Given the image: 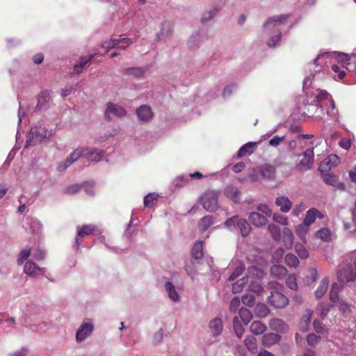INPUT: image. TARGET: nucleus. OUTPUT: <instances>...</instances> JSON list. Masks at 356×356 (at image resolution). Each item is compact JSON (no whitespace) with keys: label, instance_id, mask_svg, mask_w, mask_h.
I'll return each instance as SVG.
<instances>
[{"label":"nucleus","instance_id":"nucleus-1","mask_svg":"<svg viewBox=\"0 0 356 356\" xmlns=\"http://www.w3.org/2000/svg\"><path fill=\"white\" fill-rule=\"evenodd\" d=\"M104 151L98 152L97 149L89 150L88 147H79L76 149L69 156H67L63 163L58 166L59 171L65 170L66 168L73 164L81 156L85 157L87 160L94 162L99 161L103 157Z\"/></svg>","mask_w":356,"mask_h":356},{"label":"nucleus","instance_id":"nucleus-2","mask_svg":"<svg viewBox=\"0 0 356 356\" xmlns=\"http://www.w3.org/2000/svg\"><path fill=\"white\" fill-rule=\"evenodd\" d=\"M270 295L268 297V303L275 308L282 309L289 305L288 298L282 293L283 285L276 281L268 282Z\"/></svg>","mask_w":356,"mask_h":356},{"label":"nucleus","instance_id":"nucleus-3","mask_svg":"<svg viewBox=\"0 0 356 356\" xmlns=\"http://www.w3.org/2000/svg\"><path fill=\"white\" fill-rule=\"evenodd\" d=\"M289 17V15H280L278 16L269 17L264 24L265 31L275 29L276 34L272 36L267 44L270 47H274L279 43L281 39V31L278 29V26L284 23Z\"/></svg>","mask_w":356,"mask_h":356},{"label":"nucleus","instance_id":"nucleus-4","mask_svg":"<svg viewBox=\"0 0 356 356\" xmlns=\"http://www.w3.org/2000/svg\"><path fill=\"white\" fill-rule=\"evenodd\" d=\"M218 193L214 191H207L200 197V204L203 208L209 212H214L218 208Z\"/></svg>","mask_w":356,"mask_h":356},{"label":"nucleus","instance_id":"nucleus-5","mask_svg":"<svg viewBox=\"0 0 356 356\" xmlns=\"http://www.w3.org/2000/svg\"><path fill=\"white\" fill-rule=\"evenodd\" d=\"M98 232L97 227L94 225H85L77 227V234L75 237V245L79 249L81 244V239L90 235L96 234Z\"/></svg>","mask_w":356,"mask_h":356},{"label":"nucleus","instance_id":"nucleus-6","mask_svg":"<svg viewBox=\"0 0 356 356\" xmlns=\"http://www.w3.org/2000/svg\"><path fill=\"white\" fill-rule=\"evenodd\" d=\"M314 161V153L313 149H307L303 152V159L300 161L297 168L300 171H307L312 168Z\"/></svg>","mask_w":356,"mask_h":356},{"label":"nucleus","instance_id":"nucleus-7","mask_svg":"<svg viewBox=\"0 0 356 356\" xmlns=\"http://www.w3.org/2000/svg\"><path fill=\"white\" fill-rule=\"evenodd\" d=\"M31 137L26 141V145H35L47 138V131L43 127L32 128L30 132Z\"/></svg>","mask_w":356,"mask_h":356},{"label":"nucleus","instance_id":"nucleus-8","mask_svg":"<svg viewBox=\"0 0 356 356\" xmlns=\"http://www.w3.org/2000/svg\"><path fill=\"white\" fill-rule=\"evenodd\" d=\"M110 114H113L116 117L121 118L126 115L127 111L122 106L111 102H108L107 104V107L104 113V116L108 120H111Z\"/></svg>","mask_w":356,"mask_h":356},{"label":"nucleus","instance_id":"nucleus-9","mask_svg":"<svg viewBox=\"0 0 356 356\" xmlns=\"http://www.w3.org/2000/svg\"><path fill=\"white\" fill-rule=\"evenodd\" d=\"M337 277L340 282H353L356 278V272L351 268H341L338 273Z\"/></svg>","mask_w":356,"mask_h":356},{"label":"nucleus","instance_id":"nucleus-10","mask_svg":"<svg viewBox=\"0 0 356 356\" xmlns=\"http://www.w3.org/2000/svg\"><path fill=\"white\" fill-rule=\"evenodd\" d=\"M93 325L90 323H83L76 334L77 341H81L88 337L93 331Z\"/></svg>","mask_w":356,"mask_h":356},{"label":"nucleus","instance_id":"nucleus-11","mask_svg":"<svg viewBox=\"0 0 356 356\" xmlns=\"http://www.w3.org/2000/svg\"><path fill=\"white\" fill-rule=\"evenodd\" d=\"M275 204L282 213H288L293 205L292 202L285 195L278 196L275 200Z\"/></svg>","mask_w":356,"mask_h":356},{"label":"nucleus","instance_id":"nucleus-12","mask_svg":"<svg viewBox=\"0 0 356 356\" xmlns=\"http://www.w3.org/2000/svg\"><path fill=\"white\" fill-rule=\"evenodd\" d=\"M249 220L256 227H261L266 225L268 218L257 211L250 213Z\"/></svg>","mask_w":356,"mask_h":356},{"label":"nucleus","instance_id":"nucleus-13","mask_svg":"<svg viewBox=\"0 0 356 356\" xmlns=\"http://www.w3.org/2000/svg\"><path fill=\"white\" fill-rule=\"evenodd\" d=\"M138 119L143 122H148L153 117V112L151 108L147 105H142L136 110Z\"/></svg>","mask_w":356,"mask_h":356},{"label":"nucleus","instance_id":"nucleus-14","mask_svg":"<svg viewBox=\"0 0 356 356\" xmlns=\"http://www.w3.org/2000/svg\"><path fill=\"white\" fill-rule=\"evenodd\" d=\"M317 218L322 219L324 218V215L319 210L315 208H312L307 211L303 222L307 225L310 226L312 223L314 222Z\"/></svg>","mask_w":356,"mask_h":356},{"label":"nucleus","instance_id":"nucleus-15","mask_svg":"<svg viewBox=\"0 0 356 356\" xmlns=\"http://www.w3.org/2000/svg\"><path fill=\"white\" fill-rule=\"evenodd\" d=\"M24 271L27 275L37 276L43 273V268H40L35 263L28 261L24 265Z\"/></svg>","mask_w":356,"mask_h":356},{"label":"nucleus","instance_id":"nucleus-16","mask_svg":"<svg viewBox=\"0 0 356 356\" xmlns=\"http://www.w3.org/2000/svg\"><path fill=\"white\" fill-rule=\"evenodd\" d=\"M269 327L276 332H285L288 330L287 324L282 319L273 318L269 322Z\"/></svg>","mask_w":356,"mask_h":356},{"label":"nucleus","instance_id":"nucleus-17","mask_svg":"<svg viewBox=\"0 0 356 356\" xmlns=\"http://www.w3.org/2000/svg\"><path fill=\"white\" fill-rule=\"evenodd\" d=\"M120 42H125L129 44V40H128V38H111L108 41H105L102 43V47L106 49H112V48H118V45L120 44Z\"/></svg>","mask_w":356,"mask_h":356},{"label":"nucleus","instance_id":"nucleus-18","mask_svg":"<svg viewBox=\"0 0 356 356\" xmlns=\"http://www.w3.org/2000/svg\"><path fill=\"white\" fill-rule=\"evenodd\" d=\"M281 337L275 333H268L262 337V344L266 347H270L277 343L280 341Z\"/></svg>","mask_w":356,"mask_h":356},{"label":"nucleus","instance_id":"nucleus-19","mask_svg":"<svg viewBox=\"0 0 356 356\" xmlns=\"http://www.w3.org/2000/svg\"><path fill=\"white\" fill-rule=\"evenodd\" d=\"M225 195L234 202H238L241 199V193L238 189L233 186H227L225 189Z\"/></svg>","mask_w":356,"mask_h":356},{"label":"nucleus","instance_id":"nucleus-20","mask_svg":"<svg viewBox=\"0 0 356 356\" xmlns=\"http://www.w3.org/2000/svg\"><path fill=\"white\" fill-rule=\"evenodd\" d=\"M294 236L292 232L285 227L283 229V244L286 249H291L293 247Z\"/></svg>","mask_w":356,"mask_h":356},{"label":"nucleus","instance_id":"nucleus-21","mask_svg":"<svg viewBox=\"0 0 356 356\" xmlns=\"http://www.w3.org/2000/svg\"><path fill=\"white\" fill-rule=\"evenodd\" d=\"M257 145V143L249 142L242 145L238 152V157L240 158L252 154Z\"/></svg>","mask_w":356,"mask_h":356},{"label":"nucleus","instance_id":"nucleus-22","mask_svg":"<svg viewBox=\"0 0 356 356\" xmlns=\"http://www.w3.org/2000/svg\"><path fill=\"white\" fill-rule=\"evenodd\" d=\"M266 329V325L260 321H253L250 327V332L254 335H259L264 333Z\"/></svg>","mask_w":356,"mask_h":356},{"label":"nucleus","instance_id":"nucleus-23","mask_svg":"<svg viewBox=\"0 0 356 356\" xmlns=\"http://www.w3.org/2000/svg\"><path fill=\"white\" fill-rule=\"evenodd\" d=\"M272 276L281 279L287 274V269L282 265H273L270 270Z\"/></svg>","mask_w":356,"mask_h":356},{"label":"nucleus","instance_id":"nucleus-24","mask_svg":"<svg viewBox=\"0 0 356 356\" xmlns=\"http://www.w3.org/2000/svg\"><path fill=\"white\" fill-rule=\"evenodd\" d=\"M260 171L262 177L268 179H273L275 177V168L269 164L261 166Z\"/></svg>","mask_w":356,"mask_h":356},{"label":"nucleus","instance_id":"nucleus-25","mask_svg":"<svg viewBox=\"0 0 356 356\" xmlns=\"http://www.w3.org/2000/svg\"><path fill=\"white\" fill-rule=\"evenodd\" d=\"M332 233L331 230L327 227H323L318 229L315 233V236L320 238L325 242H330L332 240Z\"/></svg>","mask_w":356,"mask_h":356},{"label":"nucleus","instance_id":"nucleus-26","mask_svg":"<svg viewBox=\"0 0 356 356\" xmlns=\"http://www.w3.org/2000/svg\"><path fill=\"white\" fill-rule=\"evenodd\" d=\"M209 328L214 336L219 335L222 330V323L220 318H214L209 323Z\"/></svg>","mask_w":356,"mask_h":356},{"label":"nucleus","instance_id":"nucleus-27","mask_svg":"<svg viewBox=\"0 0 356 356\" xmlns=\"http://www.w3.org/2000/svg\"><path fill=\"white\" fill-rule=\"evenodd\" d=\"M203 241H198L193 245L191 249V255L195 259H201L203 257Z\"/></svg>","mask_w":356,"mask_h":356},{"label":"nucleus","instance_id":"nucleus-28","mask_svg":"<svg viewBox=\"0 0 356 356\" xmlns=\"http://www.w3.org/2000/svg\"><path fill=\"white\" fill-rule=\"evenodd\" d=\"M244 344L250 352L252 353H257V339L254 337L247 336L244 339Z\"/></svg>","mask_w":356,"mask_h":356},{"label":"nucleus","instance_id":"nucleus-29","mask_svg":"<svg viewBox=\"0 0 356 356\" xmlns=\"http://www.w3.org/2000/svg\"><path fill=\"white\" fill-rule=\"evenodd\" d=\"M165 288L168 293L169 298L172 301H179V296L178 293L177 292L176 289H175V286L173 284L170 282H166L165 284Z\"/></svg>","mask_w":356,"mask_h":356},{"label":"nucleus","instance_id":"nucleus-30","mask_svg":"<svg viewBox=\"0 0 356 356\" xmlns=\"http://www.w3.org/2000/svg\"><path fill=\"white\" fill-rule=\"evenodd\" d=\"M237 227L240 229L241 234L243 237L247 236L251 231V227L250 224L246 221V220L243 218H239Z\"/></svg>","mask_w":356,"mask_h":356},{"label":"nucleus","instance_id":"nucleus-31","mask_svg":"<svg viewBox=\"0 0 356 356\" xmlns=\"http://www.w3.org/2000/svg\"><path fill=\"white\" fill-rule=\"evenodd\" d=\"M309 225H307L303 222L302 223L299 225L296 229V234L303 241L304 243H306V235L309 232Z\"/></svg>","mask_w":356,"mask_h":356},{"label":"nucleus","instance_id":"nucleus-32","mask_svg":"<svg viewBox=\"0 0 356 356\" xmlns=\"http://www.w3.org/2000/svg\"><path fill=\"white\" fill-rule=\"evenodd\" d=\"M255 315L259 318H265L270 313V309L264 303H258L254 309Z\"/></svg>","mask_w":356,"mask_h":356},{"label":"nucleus","instance_id":"nucleus-33","mask_svg":"<svg viewBox=\"0 0 356 356\" xmlns=\"http://www.w3.org/2000/svg\"><path fill=\"white\" fill-rule=\"evenodd\" d=\"M145 70L143 67H127L124 70V74L135 77H140L145 74Z\"/></svg>","mask_w":356,"mask_h":356},{"label":"nucleus","instance_id":"nucleus-34","mask_svg":"<svg viewBox=\"0 0 356 356\" xmlns=\"http://www.w3.org/2000/svg\"><path fill=\"white\" fill-rule=\"evenodd\" d=\"M233 328L236 336L238 338H241L245 332V329L243 328L241 321L238 320V317L236 316L233 318Z\"/></svg>","mask_w":356,"mask_h":356},{"label":"nucleus","instance_id":"nucleus-35","mask_svg":"<svg viewBox=\"0 0 356 356\" xmlns=\"http://www.w3.org/2000/svg\"><path fill=\"white\" fill-rule=\"evenodd\" d=\"M94 57L92 54L81 58L80 61L78 64H76L74 67V71L79 74L82 72L85 65Z\"/></svg>","mask_w":356,"mask_h":356},{"label":"nucleus","instance_id":"nucleus-36","mask_svg":"<svg viewBox=\"0 0 356 356\" xmlns=\"http://www.w3.org/2000/svg\"><path fill=\"white\" fill-rule=\"evenodd\" d=\"M329 282L326 279H323L316 290L315 291V295L317 298H322L325 293H326L327 288H328Z\"/></svg>","mask_w":356,"mask_h":356},{"label":"nucleus","instance_id":"nucleus-37","mask_svg":"<svg viewBox=\"0 0 356 356\" xmlns=\"http://www.w3.org/2000/svg\"><path fill=\"white\" fill-rule=\"evenodd\" d=\"M238 314L240 318L245 325L248 324L252 318V314L251 312L245 307H241L238 310Z\"/></svg>","mask_w":356,"mask_h":356},{"label":"nucleus","instance_id":"nucleus-38","mask_svg":"<svg viewBox=\"0 0 356 356\" xmlns=\"http://www.w3.org/2000/svg\"><path fill=\"white\" fill-rule=\"evenodd\" d=\"M213 224V218L211 216L203 217L199 222V229L204 232Z\"/></svg>","mask_w":356,"mask_h":356},{"label":"nucleus","instance_id":"nucleus-39","mask_svg":"<svg viewBox=\"0 0 356 356\" xmlns=\"http://www.w3.org/2000/svg\"><path fill=\"white\" fill-rule=\"evenodd\" d=\"M340 290L341 288L337 283L332 284L330 293V301L332 302H337L339 301V293Z\"/></svg>","mask_w":356,"mask_h":356},{"label":"nucleus","instance_id":"nucleus-40","mask_svg":"<svg viewBox=\"0 0 356 356\" xmlns=\"http://www.w3.org/2000/svg\"><path fill=\"white\" fill-rule=\"evenodd\" d=\"M295 250L300 259H305L309 257V252L302 243H296Z\"/></svg>","mask_w":356,"mask_h":356},{"label":"nucleus","instance_id":"nucleus-41","mask_svg":"<svg viewBox=\"0 0 356 356\" xmlns=\"http://www.w3.org/2000/svg\"><path fill=\"white\" fill-rule=\"evenodd\" d=\"M158 200V195L155 193H149L144 197V205L145 207L152 208Z\"/></svg>","mask_w":356,"mask_h":356},{"label":"nucleus","instance_id":"nucleus-42","mask_svg":"<svg viewBox=\"0 0 356 356\" xmlns=\"http://www.w3.org/2000/svg\"><path fill=\"white\" fill-rule=\"evenodd\" d=\"M268 229L275 241H279L281 239L280 229L278 226L270 224L268 226Z\"/></svg>","mask_w":356,"mask_h":356},{"label":"nucleus","instance_id":"nucleus-43","mask_svg":"<svg viewBox=\"0 0 356 356\" xmlns=\"http://www.w3.org/2000/svg\"><path fill=\"white\" fill-rule=\"evenodd\" d=\"M285 263L290 267H297L299 264V261L296 255L289 253L285 257Z\"/></svg>","mask_w":356,"mask_h":356},{"label":"nucleus","instance_id":"nucleus-44","mask_svg":"<svg viewBox=\"0 0 356 356\" xmlns=\"http://www.w3.org/2000/svg\"><path fill=\"white\" fill-rule=\"evenodd\" d=\"M286 286L292 289L297 290L298 289V284L296 282V276L295 274H290L286 279Z\"/></svg>","mask_w":356,"mask_h":356},{"label":"nucleus","instance_id":"nucleus-45","mask_svg":"<svg viewBox=\"0 0 356 356\" xmlns=\"http://www.w3.org/2000/svg\"><path fill=\"white\" fill-rule=\"evenodd\" d=\"M249 290L257 294H260L264 291V288L261 284L257 281H252L250 282Z\"/></svg>","mask_w":356,"mask_h":356},{"label":"nucleus","instance_id":"nucleus-46","mask_svg":"<svg viewBox=\"0 0 356 356\" xmlns=\"http://www.w3.org/2000/svg\"><path fill=\"white\" fill-rule=\"evenodd\" d=\"M241 302L248 307H252L255 302V297L252 294L247 293L242 296Z\"/></svg>","mask_w":356,"mask_h":356},{"label":"nucleus","instance_id":"nucleus-47","mask_svg":"<svg viewBox=\"0 0 356 356\" xmlns=\"http://www.w3.org/2000/svg\"><path fill=\"white\" fill-rule=\"evenodd\" d=\"M245 268L242 264H239V265L234 269L231 275L229 277V281H234L236 278H238L244 271Z\"/></svg>","mask_w":356,"mask_h":356},{"label":"nucleus","instance_id":"nucleus-48","mask_svg":"<svg viewBox=\"0 0 356 356\" xmlns=\"http://www.w3.org/2000/svg\"><path fill=\"white\" fill-rule=\"evenodd\" d=\"M353 216V223L344 222L345 229L352 232L356 230V204L355 207L352 212Z\"/></svg>","mask_w":356,"mask_h":356},{"label":"nucleus","instance_id":"nucleus-49","mask_svg":"<svg viewBox=\"0 0 356 356\" xmlns=\"http://www.w3.org/2000/svg\"><path fill=\"white\" fill-rule=\"evenodd\" d=\"M246 283L245 278L240 279L237 282L233 284L232 286V292L234 293H237L241 292L243 290V288Z\"/></svg>","mask_w":356,"mask_h":356},{"label":"nucleus","instance_id":"nucleus-50","mask_svg":"<svg viewBox=\"0 0 356 356\" xmlns=\"http://www.w3.org/2000/svg\"><path fill=\"white\" fill-rule=\"evenodd\" d=\"M330 305H326V304H319L318 305L317 309L319 312V314L322 318H325V316L327 315L328 312H330Z\"/></svg>","mask_w":356,"mask_h":356},{"label":"nucleus","instance_id":"nucleus-51","mask_svg":"<svg viewBox=\"0 0 356 356\" xmlns=\"http://www.w3.org/2000/svg\"><path fill=\"white\" fill-rule=\"evenodd\" d=\"M306 339L309 346H314L321 341V338L314 333H311L307 336Z\"/></svg>","mask_w":356,"mask_h":356},{"label":"nucleus","instance_id":"nucleus-52","mask_svg":"<svg viewBox=\"0 0 356 356\" xmlns=\"http://www.w3.org/2000/svg\"><path fill=\"white\" fill-rule=\"evenodd\" d=\"M238 220H239V217L238 216H234L232 218H228L225 222V225L226 227H227L229 229H232L238 225Z\"/></svg>","mask_w":356,"mask_h":356},{"label":"nucleus","instance_id":"nucleus-53","mask_svg":"<svg viewBox=\"0 0 356 356\" xmlns=\"http://www.w3.org/2000/svg\"><path fill=\"white\" fill-rule=\"evenodd\" d=\"M313 326L315 332L318 334H324L327 331L322 323L318 320L316 319L314 321Z\"/></svg>","mask_w":356,"mask_h":356},{"label":"nucleus","instance_id":"nucleus-54","mask_svg":"<svg viewBox=\"0 0 356 356\" xmlns=\"http://www.w3.org/2000/svg\"><path fill=\"white\" fill-rule=\"evenodd\" d=\"M257 209L261 213H264L267 217H270L272 215V210L269 207L265 204H260L257 207Z\"/></svg>","mask_w":356,"mask_h":356},{"label":"nucleus","instance_id":"nucleus-55","mask_svg":"<svg viewBox=\"0 0 356 356\" xmlns=\"http://www.w3.org/2000/svg\"><path fill=\"white\" fill-rule=\"evenodd\" d=\"M273 219L274 221H275L282 225H288V218L282 214L274 213L273 216Z\"/></svg>","mask_w":356,"mask_h":356},{"label":"nucleus","instance_id":"nucleus-56","mask_svg":"<svg viewBox=\"0 0 356 356\" xmlns=\"http://www.w3.org/2000/svg\"><path fill=\"white\" fill-rule=\"evenodd\" d=\"M30 255V250L24 249L19 254V257L17 259V264L22 265L24 261H26Z\"/></svg>","mask_w":356,"mask_h":356},{"label":"nucleus","instance_id":"nucleus-57","mask_svg":"<svg viewBox=\"0 0 356 356\" xmlns=\"http://www.w3.org/2000/svg\"><path fill=\"white\" fill-rule=\"evenodd\" d=\"M241 305V300L238 298H234L230 302L229 309L233 313H236L238 309Z\"/></svg>","mask_w":356,"mask_h":356},{"label":"nucleus","instance_id":"nucleus-58","mask_svg":"<svg viewBox=\"0 0 356 356\" xmlns=\"http://www.w3.org/2000/svg\"><path fill=\"white\" fill-rule=\"evenodd\" d=\"M248 273H249V274H250L253 276H255L257 278L262 277L263 274H264V272L262 270H261L258 267H256L254 266H252L248 268Z\"/></svg>","mask_w":356,"mask_h":356},{"label":"nucleus","instance_id":"nucleus-59","mask_svg":"<svg viewBox=\"0 0 356 356\" xmlns=\"http://www.w3.org/2000/svg\"><path fill=\"white\" fill-rule=\"evenodd\" d=\"M82 186H83L81 184H72L66 188L65 193L67 194H75L81 190Z\"/></svg>","mask_w":356,"mask_h":356},{"label":"nucleus","instance_id":"nucleus-60","mask_svg":"<svg viewBox=\"0 0 356 356\" xmlns=\"http://www.w3.org/2000/svg\"><path fill=\"white\" fill-rule=\"evenodd\" d=\"M324 181L331 186H335L338 182V178L335 175H327L325 176Z\"/></svg>","mask_w":356,"mask_h":356},{"label":"nucleus","instance_id":"nucleus-61","mask_svg":"<svg viewBox=\"0 0 356 356\" xmlns=\"http://www.w3.org/2000/svg\"><path fill=\"white\" fill-rule=\"evenodd\" d=\"M285 140V136H274L269 141V145L273 147H277Z\"/></svg>","mask_w":356,"mask_h":356},{"label":"nucleus","instance_id":"nucleus-62","mask_svg":"<svg viewBox=\"0 0 356 356\" xmlns=\"http://www.w3.org/2000/svg\"><path fill=\"white\" fill-rule=\"evenodd\" d=\"M33 255L35 259L42 261L45 257V252L42 250L36 249Z\"/></svg>","mask_w":356,"mask_h":356},{"label":"nucleus","instance_id":"nucleus-63","mask_svg":"<svg viewBox=\"0 0 356 356\" xmlns=\"http://www.w3.org/2000/svg\"><path fill=\"white\" fill-rule=\"evenodd\" d=\"M305 210V206L302 203L296 205L295 208L292 211V214L296 216H298L301 212Z\"/></svg>","mask_w":356,"mask_h":356},{"label":"nucleus","instance_id":"nucleus-64","mask_svg":"<svg viewBox=\"0 0 356 356\" xmlns=\"http://www.w3.org/2000/svg\"><path fill=\"white\" fill-rule=\"evenodd\" d=\"M245 167V165L243 162H239L233 166L232 170L235 173H238V172H241V171H243L244 170Z\"/></svg>","mask_w":356,"mask_h":356}]
</instances>
